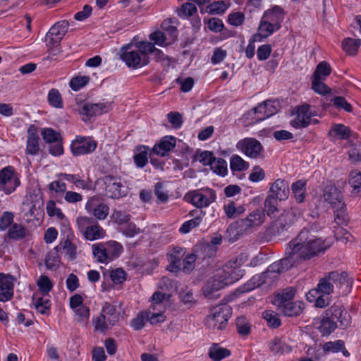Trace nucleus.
Here are the masks:
<instances>
[{"instance_id":"f257e3e1","label":"nucleus","mask_w":361,"mask_h":361,"mask_svg":"<svg viewBox=\"0 0 361 361\" xmlns=\"http://www.w3.org/2000/svg\"><path fill=\"white\" fill-rule=\"evenodd\" d=\"M328 247L323 238L314 235L308 229L303 228L288 243L285 257L269 265L267 273L279 276L281 273L319 256Z\"/></svg>"},{"instance_id":"f03ea898","label":"nucleus","mask_w":361,"mask_h":361,"mask_svg":"<svg viewBox=\"0 0 361 361\" xmlns=\"http://www.w3.org/2000/svg\"><path fill=\"white\" fill-rule=\"evenodd\" d=\"M92 254L97 262L106 263L119 257L123 251L122 245L114 240L94 244Z\"/></svg>"},{"instance_id":"7ed1b4c3","label":"nucleus","mask_w":361,"mask_h":361,"mask_svg":"<svg viewBox=\"0 0 361 361\" xmlns=\"http://www.w3.org/2000/svg\"><path fill=\"white\" fill-rule=\"evenodd\" d=\"M349 281L345 271H332L322 278L318 283L321 293L329 295L334 288H341L343 285H348Z\"/></svg>"},{"instance_id":"20e7f679","label":"nucleus","mask_w":361,"mask_h":361,"mask_svg":"<svg viewBox=\"0 0 361 361\" xmlns=\"http://www.w3.org/2000/svg\"><path fill=\"white\" fill-rule=\"evenodd\" d=\"M232 314V308L227 304H222L213 307L210 314L207 317L209 328L214 330L224 329Z\"/></svg>"},{"instance_id":"39448f33","label":"nucleus","mask_w":361,"mask_h":361,"mask_svg":"<svg viewBox=\"0 0 361 361\" xmlns=\"http://www.w3.org/2000/svg\"><path fill=\"white\" fill-rule=\"evenodd\" d=\"M185 200L197 208L207 207L215 202L216 192L211 188H202L188 192L184 197Z\"/></svg>"},{"instance_id":"423d86ee","label":"nucleus","mask_w":361,"mask_h":361,"mask_svg":"<svg viewBox=\"0 0 361 361\" xmlns=\"http://www.w3.org/2000/svg\"><path fill=\"white\" fill-rule=\"evenodd\" d=\"M218 270L216 273L209 278L202 288L204 296L207 299L218 298L220 295L218 292L229 285L231 281L226 279Z\"/></svg>"},{"instance_id":"0eeeda50","label":"nucleus","mask_w":361,"mask_h":361,"mask_svg":"<svg viewBox=\"0 0 361 361\" xmlns=\"http://www.w3.org/2000/svg\"><path fill=\"white\" fill-rule=\"evenodd\" d=\"M20 184V181L18 177V174L13 166H8L0 171V190L9 195L12 193Z\"/></svg>"},{"instance_id":"6e6552de","label":"nucleus","mask_w":361,"mask_h":361,"mask_svg":"<svg viewBox=\"0 0 361 361\" xmlns=\"http://www.w3.org/2000/svg\"><path fill=\"white\" fill-rule=\"evenodd\" d=\"M121 59L129 68H138L147 65L149 63L148 57L140 54L137 49H133L128 45L121 49Z\"/></svg>"},{"instance_id":"1a4fd4ad","label":"nucleus","mask_w":361,"mask_h":361,"mask_svg":"<svg viewBox=\"0 0 361 361\" xmlns=\"http://www.w3.org/2000/svg\"><path fill=\"white\" fill-rule=\"evenodd\" d=\"M265 220L263 211L256 209L252 212L246 218L241 219L236 222L238 232L241 234L251 231L252 228L259 226Z\"/></svg>"},{"instance_id":"9d476101","label":"nucleus","mask_w":361,"mask_h":361,"mask_svg":"<svg viewBox=\"0 0 361 361\" xmlns=\"http://www.w3.org/2000/svg\"><path fill=\"white\" fill-rule=\"evenodd\" d=\"M97 143L89 137L77 136L72 142L71 149L73 156H80L93 152Z\"/></svg>"},{"instance_id":"9b49d317","label":"nucleus","mask_w":361,"mask_h":361,"mask_svg":"<svg viewBox=\"0 0 361 361\" xmlns=\"http://www.w3.org/2000/svg\"><path fill=\"white\" fill-rule=\"evenodd\" d=\"M105 185V195L113 199L119 198L125 195L124 191H122L123 185L120 177L115 176H105L103 179Z\"/></svg>"},{"instance_id":"f8f14e48","label":"nucleus","mask_w":361,"mask_h":361,"mask_svg":"<svg viewBox=\"0 0 361 361\" xmlns=\"http://www.w3.org/2000/svg\"><path fill=\"white\" fill-rule=\"evenodd\" d=\"M298 213L293 208L288 209L279 216L276 221V232L280 234L288 231L298 220Z\"/></svg>"},{"instance_id":"ddd939ff","label":"nucleus","mask_w":361,"mask_h":361,"mask_svg":"<svg viewBox=\"0 0 361 361\" xmlns=\"http://www.w3.org/2000/svg\"><path fill=\"white\" fill-rule=\"evenodd\" d=\"M237 147L251 158L257 157L263 150V147L259 141L252 137L240 140L237 144Z\"/></svg>"},{"instance_id":"4468645a","label":"nucleus","mask_w":361,"mask_h":361,"mask_svg":"<svg viewBox=\"0 0 361 361\" xmlns=\"http://www.w3.org/2000/svg\"><path fill=\"white\" fill-rule=\"evenodd\" d=\"M325 314L339 323L341 329H345L350 324V316L341 304H334L325 312Z\"/></svg>"},{"instance_id":"2eb2a0df","label":"nucleus","mask_w":361,"mask_h":361,"mask_svg":"<svg viewBox=\"0 0 361 361\" xmlns=\"http://www.w3.org/2000/svg\"><path fill=\"white\" fill-rule=\"evenodd\" d=\"M27 133L25 153L32 156L37 155L40 150L38 129L35 125H30Z\"/></svg>"},{"instance_id":"dca6fc26","label":"nucleus","mask_w":361,"mask_h":361,"mask_svg":"<svg viewBox=\"0 0 361 361\" xmlns=\"http://www.w3.org/2000/svg\"><path fill=\"white\" fill-rule=\"evenodd\" d=\"M322 197L324 201L329 203L333 208H336V206L343 207V196L341 192L332 184L325 186Z\"/></svg>"},{"instance_id":"f3484780","label":"nucleus","mask_w":361,"mask_h":361,"mask_svg":"<svg viewBox=\"0 0 361 361\" xmlns=\"http://www.w3.org/2000/svg\"><path fill=\"white\" fill-rule=\"evenodd\" d=\"M85 208L87 210L93 213V215L98 219H106L109 214V207L99 202V198L97 196L92 197L87 202Z\"/></svg>"},{"instance_id":"a211bd4d","label":"nucleus","mask_w":361,"mask_h":361,"mask_svg":"<svg viewBox=\"0 0 361 361\" xmlns=\"http://www.w3.org/2000/svg\"><path fill=\"white\" fill-rule=\"evenodd\" d=\"M310 105L305 104L298 107L296 117L291 121V125L295 128L307 127L311 122L312 114L310 111Z\"/></svg>"},{"instance_id":"6ab92c4d","label":"nucleus","mask_w":361,"mask_h":361,"mask_svg":"<svg viewBox=\"0 0 361 361\" xmlns=\"http://www.w3.org/2000/svg\"><path fill=\"white\" fill-rule=\"evenodd\" d=\"M176 145V138L171 135H166L163 137L159 142L155 144L151 150L157 155L165 157Z\"/></svg>"},{"instance_id":"aec40b11","label":"nucleus","mask_w":361,"mask_h":361,"mask_svg":"<svg viewBox=\"0 0 361 361\" xmlns=\"http://www.w3.org/2000/svg\"><path fill=\"white\" fill-rule=\"evenodd\" d=\"M110 103H99V104H85L80 114L87 117V119H90L92 117L101 115L107 112L111 109Z\"/></svg>"},{"instance_id":"412c9836","label":"nucleus","mask_w":361,"mask_h":361,"mask_svg":"<svg viewBox=\"0 0 361 361\" xmlns=\"http://www.w3.org/2000/svg\"><path fill=\"white\" fill-rule=\"evenodd\" d=\"M305 308L302 301L289 302L277 306L278 311L287 317H296L300 315Z\"/></svg>"},{"instance_id":"4be33fe9","label":"nucleus","mask_w":361,"mask_h":361,"mask_svg":"<svg viewBox=\"0 0 361 361\" xmlns=\"http://www.w3.org/2000/svg\"><path fill=\"white\" fill-rule=\"evenodd\" d=\"M262 18L275 25L276 28H281V23L284 18L283 9L279 6H275L271 10L265 11Z\"/></svg>"},{"instance_id":"5701e85b","label":"nucleus","mask_w":361,"mask_h":361,"mask_svg":"<svg viewBox=\"0 0 361 361\" xmlns=\"http://www.w3.org/2000/svg\"><path fill=\"white\" fill-rule=\"evenodd\" d=\"M271 195L279 200H284L288 198L289 194V185L287 181L283 179H277L272 184L271 188Z\"/></svg>"},{"instance_id":"b1692460","label":"nucleus","mask_w":361,"mask_h":361,"mask_svg":"<svg viewBox=\"0 0 361 361\" xmlns=\"http://www.w3.org/2000/svg\"><path fill=\"white\" fill-rule=\"evenodd\" d=\"M152 153L151 149L147 146H137L134 155L135 165L138 168H143L148 162V157H151Z\"/></svg>"},{"instance_id":"393cba45","label":"nucleus","mask_w":361,"mask_h":361,"mask_svg":"<svg viewBox=\"0 0 361 361\" xmlns=\"http://www.w3.org/2000/svg\"><path fill=\"white\" fill-rule=\"evenodd\" d=\"M185 252L183 248L175 247L173 252L168 255V260L170 262L169 270L171 271H179L181 270V259Z\"/></svg>"},{"instance_id":"a878e982","label":"nucleus","mask_w":361,"mask_h":361,"mask_svg":"<svg viewBox=\"0 0 361 361\" xmlns=\"http://www.w3.org/2000/svg\"><path fill=\"white\" fill-rule=\"evenodd\" d=\"M218 248L214 245H210L207 243H201L197 244L195 247V252L197 255L204 259L211 258L216 255Z\"/></svg>"},{"instance_id":"bb28decb","label":"nucleus","mask_w":361,"mask_h":361,"mask_svg":"<svg viewBox=\"0 0 361 361\" xmlns=\"http://www.w3.org/2000/svg\"><path fill=\"white\" fill-rule=\"evenodd\" d=\"M32 300L34 302V306L35 309L42 314H49V311L51 307V301L48 298V295H42V297H37V294L34 295Z\"/></svg>"},{"instance_id":"cd10ccee","label":"nucleus","mask_w":361,"mask_h":361,"mask_svg":"<svg viewBox=\"0 0 361 361\" xmlns=\"http://www.w3.org/2000/svg\"><path fill=\"white\" fill-rule=\"evenodd\" d=\"M209 357L214 361H221L228 357L231 351L228 349L220 347L218 343H213L209 350Z\"/></svg>"},{"instance_id":"c85d7f7f","label":"nucleus","mask_w":361,"mask_h":361,"mask_svg":"<svg viewBox=\"0 0 361 361\" xmlns=\"http://www.w3.org/2000/svg\"><path fill=\"white\" fill-rule=\"evenodd\" d=\"M360 45L361 40L360 39H353L350 37L345 38L341 44L343 51L352 56L357 54Z\"/></svg>"},{"instance_id":"c756f323","label":"nucleus","mask_w":361,"mask_h":361,"mask_svg":"<svg viewBox=\"0 0 361 361\" xmlns=\"http://www.w3.org/2000/svg\"><path fill=\"white\" fill-rule=\"evenodd\" d=\"M291 190L297 202L302 203L305 198L306 181L299 180L293 183L291 185Z\"/></svg>"},{"instance_id":"7c9ffc66","label":"nucleus","mask_w":361,"mask_h":361,"mask_svg":"<svg viewBox=\"0 0 361 361\" xmlns=\"http://www.w3.org/2000/svg\"><path fill=\"white\" fill-rule=\"evenodd\" d=\"M295 295V289L293 287H288L276 295L274 304L278 306L281 304L292 302Z\"/></svg>"},{"instance_id":"2f4dec72","label":"nucleus","mask_w":361,"mask_h":361,"mask_svg":"<svg viewBox=\"0 0 361 361\" xmlns=\"http://www.w3.org/2000/svg\"><path fill=\"white\" fill-rule=\"evenodd\" d=\"M226 268L227 269H224L219 270L220 273H221L222 275H224V277L226 279L231 281L229 282V285L233 283L236 281H238L244 275L245 271L240 269V267H237L236 269L229 267Z\"/></svg>"},{"instance_id":"473e14b6","label":"nucleus","mask_w":361,"mask_h":361,"mask_svg":"<svg viewBox=\"0 0 361 361\" xmlns=\"http://www.w3.org/2000/svg\"><path fill=\"white\" fill-rule=\"evenodd\" d=\"M226 268L227 269H224L219 270L220 273H221L222 275H224V277L226 279L231 281L229 282V285L233 283L236 281H238L244 275L245 271L240 269V267H237L236 269L229 267Z\"/></svg>"},{"instance_id":"72a5a7b5","label":"nucleus","mask_w":361,"mask_h":361,"mask_svg":"<svg viewBox=\"0 0 361 361\" xmlns=\"http://www.w3.org/2000/svg\"><path fill=\"white\" fill-rule=\"evenodd\" d=\"M84 235L88 240H94L103 238L104 231L98 224L89 226L85 228Z\"/></svg>"},{"instance_id":"f704fd0d","label":"nucleus","mask_w":361,"mask_h":361,"mask_svg":"<svg viewBox=\"0 0 361 361\" xmlns=\"http://www.w3.org/2000/svg\"><path fill=\"white\" fill-rule=\"evenodd\" d=\"M13 295V283L8 279L0 284V301L6 302L11 299Z\"/></svg>"},{"instance_id":"c9c22d12","label":"nucleus","mask_w":361,"mask_h":361,"mask_svg":"<svg viewBox=\"0 0 361 361\" xmlns=\"http://www.w3.org/2000/svg\"><path fill=\"white\" fill-rule=\"evenodd\" d=\"M197 13L196 6L192 1H188L183 4L181 6L177 9L178 16L182 18H188L192 17Z\"/></svg>"},{"instance_id":"e433bc0d","label":"nucleus","mask_w":361,"mask_h":361,"mask_svg":"<svg viewBox=\"0 0 361 361\" xmlns=\"http://www.w3.org/2000/svg\"><path fill=\"white\" fill-rule=\"evenodd\" d=\"M350 134V130L343 124H334L329 135L332 137H338V139H347Z\"/></svg>"},{"instance_id":"4c0bfd02","label":"nucleus","mask_w":361,"mask_h":361,"mask_svg":"<svg viewBox=\"0 0 361 361\" xmlns=\"http://www.w3.org/2000/svg\"><path fill=\"white\" fill-rule=\"evenodd\" d=\"M278 198L274 195H269L264 203V210L269 216H274L278 212Z\"/></svg>"},{"instance_id":"58836bf2","label":"nucleus","mask_w":361,"mask_h":361,"mask_svg":"<svg viewBox=\"0 0 361 361\" xmlns=\"http://www.w3.org/2000/svg\"><path fill=\"white\" fill-rule=\"evenodd\" d=\"M68 23L67 21L63 20L54 24L48 32V37H58L63 38L67 32Z\"/></svg>"},{"instance_id":"ea45409f","label":"nucleus","mask_w":361,"mask_h":361,"mask_svg":"<svg viewBox=\"0 0 361 361\" xmlns=\"http://www.w3.org/2000/svg\"><path fill=\"white\" fill-rule=\"evenodd\" d=\"M348 149V154L349 160L352 163H357L361 161V143H348L346 146Z\"/></svg>"},{"instance_id":"a19ab883","label":"nucleus","mask_w":361,"mask_h":361,"mask_svg":"<svg viewBox=\"0 0 361 361\" xmlns=\"http://www.w3.org/2000/svg\"><path fill=\"white\" fill-rule=\"evenodd\" d=\"M336 328V322L325 314L319 329L323 336H327L331 334Z\"/></svg>"},{"instance_id":"79ce46f5","label":"nucleus","mask_w":361,"mask_h":361,"mask_svg":"<svg viewBox=\"0 0 361 361\" xmlns=\"http://www.w3.org/2000/svg\"><path fill=\"white\" fill-rule=\"evenodd\" d=\"M224 210L227 217L235 219L244 213L245 209L243 206L236 207L233 201L224 206Z\"/></svg>"},{"instance_id":"37998d69","label":"nucleus","mask_w":361,"mask_h":361,"mask_svg":"<svg viewBox=\"0 0 361 361\" xmlns=\"http://www.w3.org/2000/svg\"><path fill=\"white\" fill-rule=\"evenodd\" d=\"M349 184L353 188L354 194L361 193V172L358 171H352L349 174Z\"/></svg>"},{"instance_id":"c03bdc74","label":"nucleus","mask_w":361,"mask_h":361,"mask_svg":"<svg viewBox=\"0 0 361 361\" xmlns=\"http://www.w3.org/2000/svg\"><path fill=\"white\" fill-rule=\"evenodd\" d=\"M47 99L49 104L51 106L57 109L63 108V99L57 89H51L48 93Z\"/></svg>"},{"instance_id":"a18cd8bd","label":"nucleus","mask_w":361,"mask_h":361,"mask_svg":"<svg viewBox=\"0 0 361 361\" xmlns=\"http://www.w3.org/2000/svg\"><path fill=\"white\" fill-rule=\"evenodd\" d=\"M269 348L274 354L290 353L291 347L286 345L279 338H274L270 342Z\"/></svg>"},{"instance_id":"49530a36","label":"nucleus","mask_w":361,"mask_h":361,"mask_svg":"<svg viewBox=\"0 0 361 361\" xmlns=\"http://www.w3.org/2000/svg\"><path fill=\"white\" fill-rule=\"evenodd\" d=\"M331 72V68L326 61L320 62L316 67V69L312 78L325 79Z\"/></svg>"},{"instance_id":"de8ad7c7","label":"nucleus","mask_w":361,"mask_h":361,"mask_svg":"<svg viewBox=\"0 0 361 361\" xmlns=\"http://www.w3.org/2000/svg\"><path fill=\"white\" fill-rule=\"evenodd\" d=\"M101 314L109 317V324H115L118 320L115 307L109 302L104 304Z\"/></svg>"},{"instance_id":"09e8293b","label":"nucleus","mask_w":361,"mask_h":361,"mask_svg":"<svg viewBox=\"0 0 361 361\" xmlns=\"http://www.w3.org/2000/svg\"><path fill=\"white\" fill-rule=\"evenodd\" d=\"M211 170H212L215 173L224 176L228 171L227 169V163L222 158H215L214 161L210 166Z\"/></svg>"},{"instance_id":"8fccbe9b","label":"nucleus","mask_w":361,"mask_h":361,"mask_svg":"<svg viewBox=\"0 0 361 361\" xmlns=\"http://www.w3.org/2000/svg\"><path fill=\"white\" fill-rule=\"evenodd\" d=\"M25 228L20 224H13L8 231L9 238L13 240L22 239L25 236Z\"/></svg>"},{"instance_id":"3c124183","label":"nucleus","mask_w":361,"mask_h":361,"mask_svg":"<svg viewBox=\"0 0 361 361\" xmlns=\"http://www.w3.org/2000/svg\"><path fill=\"white\" fill-rule=\"evenodd\" d=\"M237 331L242 336H247L250 333V324L244 316L237 317L235 320Z\"/></svg>"},{"instance_id":"603ef678","label":"nucleus","mask_w":361,"mask_h":361,"mask_svg":"<svg viewBox=\"0 0 361 361\" xmlns=\"http://www.w3.org/2000/svg\"><path fill=\"white\" fill-rule=\"evenodd\" d=\"M42 136L43 140L49 144H54L61 140L60 133L52 128H44L42 131Z\"/></svg>"},{"instance_id":"864d4df0","label":"nucleus","mask_w":361,"mask_h":361,"mask_svg":"<svg viewBox=\"0 0 361 361\" xmlns=\"http://www.w3.org/2000/svg\"><path fill=\"white\" fill-rule=\"evenodd\" d=\"M37 284L39 290L44 295H48L53 288V284L49 278L45 275H42L37 280Z\"/></svg>"},{"instance_id":"5fc2aeb1","label":"nucleus","mask_w":361,"mask_h":361,"mask_svg":"<svg viewBox=\"0 0 361 361\" xmlns=\"http://www.w3.org/2000/svg\"><path fill=\"white\" fill-rule=\"evenodd\" d=\"M280 28H276L275 25H272L271 23H269L268 21L265 20L264 18H262L259 26V30L261 32L258 35H261V38L263 37H267L273 34L274 32L279 30Z\"/></svg>"},{"instance_id":"6e6d98bb","label":"nucleus","mask_w":361,"mask_h":361,"mask_svg":"<svg viewBox=\"0 0 361 361\" xmlns=\"http://www.w3.org/2000/svg\"><path fill=\"white\" fill-rule=\"evenodd\" d=\"M262 317L267 322L268 326L271 328H278L281 325V320L274 311H264L262 313Z\"/></svg>"},{"instance_id":"4d7b16f0","label":"nucleus","mask_w":361,"mask_h":361,"mask_svg":"<svg viewBox=\"0 0 361 361\" xmlns=\"http://www.w3.org/2000/svg\"><path fill=\"white\" fill-rule=\"evenodd\" d=\"M231 169L232 171H241L246 170L249 164L245 161L240 156L233 155L230 161Z\"/></svg>"},{"instance_id":"13d9d810","label":"nucleus","mask_w":361,"mask_h":361,"mask_svg":"<svg viewBox=\"0 0 361 361\" xmlns=\"http://www.w3.org/2000/svg\"><path fill=\"white\" fill-rule=\"evenodd\" d=\"M226 9V4L222 1H219L209 4L206 7V12L212 15L222 14Z\"/></svg>"},{"instance_id":"bf43d9fd","label":"nucleus","mask_w":361,"mask_h":361,"mask_svg":"<svg viewBox=\"0 0 361 361\" xmlns=\"http://www.w3.org/2000/svg\"><path fill=\"white\" fill-rule=\"evenodd\" d=\"M164 312H153L151 310H147L145 312L146 320L149 322L151 324H156L163 322L166 319V317L163 314Z\"/></svg>"},{"instance_id":"052dcab7","label":"nucleus","mask_w":361,"mask_h":361,"mask_svg":"<svg viewBox=\"0 0 361 361\" xmlns=\"http://www.w3.org/2000/svg\"><path fill=\"white\" fill-rule=\"evenodd\" d=\"M176 23L175 19L168 18L164 20L161 25V28L167 32L172 38H176L177 36L178 31L175 25Z\"/></svg>"},{"instance_id":"680f3d73","label":"nucleus","mask_w":361,"mask_h":361,"mask_svg":"<svg viewBox=\"0 0 361 361\" xmlns=\"http://www.w3.org/2000/svg\"><path fill=\"white\" fill-rule=\"evenodd\" d=\"M335 221L338 225H345L348 221V216L345 214V205L343 202V207L336 206L335 208Z\"/></svg>"},{"instance_id":"e2e57ef3","label":"nucleus","mask_w":361,"mask_h":361,"mask_svg":"<svg viewBox=\"0 0 361 361\" xmlns=\"http://www.w3.org/2000/svg\"><path fill=\"white\" fill-rule=\"evenodd\" d=\"M114 325V324H109L108 317L101 314L95 321L94 328L97 331L105 332L109 327Z\"/></svg>"},{"instance_id":"0e129e2a","label":"nucleus","mask_w":361,"mask_h":361,"mask_svg":"<svg viewBox=\"0 0 361 361\" xmlns=\"http://www.w3.org/2000/svg\"><path fill=\"white\" fill-rule=\"evenodd\" d=\"M201 222L202 218L200 216H195L193 219L184 222L180 228L179 231L182 233H188L192 228L199 226Z\"/></svg>"},{"instance_id":"69168bd1","label":"nucleus","mask_w":361,"mask_h":361,"mask_svg":"<svg viewBox=\"0 0 361 361\" xmlns=\"http://www.w3.org/2000/svg\"><path fill=\"white\" fill-rule=\"evenodd\" d=\"M90 81L89 76H77L71 79L70 82V87L74 91H77L81 87H84Z\"/></svg>"},{"instance_id":"338daca9","label":"nucleus","mask_w":361,"mask_h":361,"mask_svg":"<svg viewBox=\"0 0 361 361\" xmlns=\"http://www.w3.org/2000/svg\"><path fill=\"white\" fill-rule=\"evenodd\" d=\"M312 87L317 93L324 94L330 91L329 87L322 82L321 78H312Z\"/></svg>"},{"instance_id":"774afa93","label":"nucleus","mask_w":361,"mask_h":361,"mask_svg":"<svg viewBox=\"0 0 361 361\" xmlns=\"http://www.w3.org/2000/svg\"><path fill=\"white\" fill-rule=\"evenodd\" d=\"M110 278L115 284H121L126 279V273L121 268L114 269L110 273Z\"/></svg>"}]
</instances>
